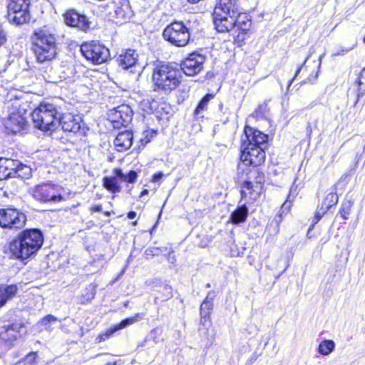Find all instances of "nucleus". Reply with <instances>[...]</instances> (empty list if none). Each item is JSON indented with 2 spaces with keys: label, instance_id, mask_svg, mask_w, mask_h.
<instances>
[{
  "label": "nucleus",
  "instance_id": "nucleus-1",
  "mask_svg": "<svg viewBox=\"0 0 365 365\" xmlns=\"http://www.w3.org/2000/svg\"><path fill=\"white\" fill-rule=\"evenodd\" d=\"M241 141V160L247 165L259 166L264 162L268 135L246 125Z\"/></svg>",
  "mask_w": 365,
  "mask_h": 365
},
{
  "label": "nucleus",
  "instance_id": "nucleus-2",
  "mask_svg": "<svg viewBox=\"0 0 365 365\" xmlns=\"http://www.w3.org/2000/svg\"><path fill=\"white\" fill-rule=\"evenodd\" d=\"M43 243V235L40 230L26 229L18 234L9 244L11 256L24 260L39 250Z\"/></svg>",
  "mask_w": 365,
  "mask_h": 365
},
{
  "label": "nucleus",
  "instance_id": "nucleus-3",
  "mask_svg": "<svg viewBox=\"0 0 365 365\" xmlns=\"http://www.w3.org/2000/svg\"><path fill=\"white\" fill-rule=\"evenodd\" d=\"M31 42V49L38 63L51 62L56 58L58 53L56 38L46 26L34 31Z\"/></svg>",
  "mask_w": 365,
  "mask_h": 365
},
{
  "label": "nucleus",
  "instance_id": "nucleus-4",
  "mask_svg": "<svg viewBox=\"0 0 365 365\" xmlns=\"http://www.w3.org/2000/svg\"><path fill=\"white\" fill-rule=\"evenodd\" d=\"M153 89L165 94L175 90L181 83V70L171 63L158 64L153 71Z\"/></svg>",
  "mask_w": 365,
  "mask_h": 365
},
{
  "label": "nucleus",
  "instance_id": "nucleus-5",
  "mask_svg": "<svg viewBox=\"0 0 365 365\" xmlns=\"http://www.w3.org/2000/svg\"><path fill=\"white\" fill-rule=\"evenodd\" d=\"M60 114L54 104L42 102L31 115L35 128L47 132L55 130L58 127Z\"/></svg>",
  "mask_w": 365,
  "mask_h": 365
},
{
  "label": "nucleus",
  "instance_id": "nucleus-6",
  "mask_svg": "<svg viewBox=\"0 0 365 365\" xmlns=\"http://www.w3.org/2000/svg\"><path fill=\"white\" fill-rule=\"evenodd\" d=\"M240 9L237 0H217L213 13V23L218 32L224 33L232 26L233 16Z\"/></svg>",
  "mask_w": 365,
  "mask_h": 365
},
{
  "label": "nucleus",
  "instance_id": "nucleus-7",
  "mask_svg": "<svg viewBox=\"0 0 365 365\" xmlns=\"http://www.w3.org/2000/svg\"><path fill=\"white\" fill-rule=\"evenodd\" d=\"M163 36L165 40L178 47L186 46L190 38L188 28L182 21H174L168 25Z\"/></svg>",
  "mask_w": 365,
  "mask_h": 365
},
{
  "label": "nucleus",
  "instance_id": "nucleus-8",
  "mask_svg": "<svg viewBox=\"0 0 365 365\" xmlns=\"http://www.w3.org/2000/svg\"><path fill=\"white\" fill-rule=\"evenodd\" d=\"M30 4V0H10L7 6L8 20L16 25L28 23L31 18Z\"/></svg>",
  "mask_w": 365,
  "mask_h": 365
},
{
  "label": "nucleus",
  "instance_id": "nucleus-9",
  "mask_svg": "<svg viewBox=\"0 0 365 365\" xmlns=\"http://www.w3.org/2000/svg\"><path fill=\"white\" fill-rule=\"evenodd\" d=\"M82 55L94 64H101L110 58L109 49L98 41L83 43L81 46Z\"/></svg>",
  "mask_w": 365,
  "mask_h": 365
},
{
  "label": "nucleus",
  "instance_id": "nucleus-10",
  "mask_svg": "<svg viewBox=\"0 0 365 365\" xmlns=\"http://www.w3.org/2000/svg\"><path fill=\"white\" fill-rule=\"evenodd\" d=\"M26 222V216L19 210L8 207L0 209V227L9 230H20Z\"/></svg>",
  "mask_w": 365,
  "mask_h": 365
},
{
  "label": "nucleus",
  "instance_id": "nucleus-11",
  "mask_svg": "<svg viewBox=\"0 0 365 365\" xmlns=\"http://www.w3.org/2000/svg\"><path fill=\"white\" fill-rule=\"evenodd\" d=\"M24 326L19 322H4L0 326V344L4 349H9L14 345L15 341L21 337Z\"/></svg>",
  "mask_w": 365,
  "mask_h": 365
},
{
  "label": "nucleus",
  "instance_id": "nucleus-12",
  "mask_svg": "<svg viewBox=\"0 0 365 365\" xmlns=\"http://www.w3.org/2000/svg\"><path fill=\"white\" fill-rule=\"evenodd\" d=\"M31 194L34 199L41 202H56L63 200L58 186L53 183H43L35 186L31 190Z\"/></svg>",
  "mask_w": 365,
  "mask_h": 365
},
{
  "label": "nucleus",
  "instance_id": "nucleus-13",
  "mask_svg": "<svg viewBox=\"0 0 365 365\" xmlns=\"http://www.w3.org/2000/svg\"><path fill=\"white\" fill-rule=\"evenodd\" d=\"M133 111L130 106L122 104L109 110L108 120L115 129L126 127L132 120Z\"/></svg>",
  "mask_w": 365,
  "mask_h": 365
},
{
  "label": "nucleus",
  "instance_id": "nucleus-14",
  "mask_svg": "<svg viewBox=\"0 0 365 365\" xmlns=\"http://www.w3.org/2000/svg\"><path fill=\"white\" fill-rule=\"evenodd\" d=\"M205 57L197 53H190L180 64L181 72L187 76L198 74L202 69Z\"/></svg>",
  "mask_w": 365,
  "mask_h": 365
},
{
  "label": "nucleus",
  "instance_id": "nucleus-15",
  "mask_svg": "<svg viewBox=\"0 0 365 365\" xmlns=\"http://www.w3.org/2000/svg\"><path fill=\"white\" fill-rule=\"evenodd\" d=\"M23 170H26L30 173V169L27 166L23 165L17 160L11 158H0V173L1 180L8 178L14 177L16 175H20L19 173Z\"/></svg>",
  "mask_w": 365,
  "mask_h": 365
},
{
  "label": "nucleus",
  "instance_id": "nucleus-16",
  "mask_svg": "<svg viewBox=\"0 0 365 365\" xmlns=\"http://www.w3.org/2000/svg\"><path fill=\"white\" fill-rule=\"evenodd\" d=\"M82 122L81 118L78 115L74 116L71 113L60 114L59 125L65 132L84 135L86 129L82 126Z\"/></svg>",
  "mask_w": 365,
  "mask_h": 365
},
{
  "label": "nucleus",
  "instance_id": "nucleus-17",
  "mask_svg": "<svg viewBox=\"0 0 365 365\" xmlns=\"http://www.w3.org/2000/svg\"><path fill=\"white\" fill-rule=\"evenodd\" d=\"M63 20L67 26L76 27L83 31H87L90 28L91 22L88 18L74 9L66 11L63 14Z\"/></svg>",
  "mask_w": 365,
  "mask_h": 365
},
{
  "label": "nucleus",
  "instance_id": "nucleus-18",
  "mask_svg": "<svg viewBox=\"0 0 365 365\" xmlns=\"http://www.w3.org/2000/svg\"><path fill=\"white\" fill-rule=\"evenodd\" d=\"M47 63L38 68L41 76L46 82L57 83L66 78V75L62 68L58 66L53 67L51 62Z\"/></svg>",
  "mask_w": 365,
  "mask_h": 365
},
{
  "label": "nucleus",
  "instance_id": "nucleus-19",
  "mask_svg": "<svg viewBox=\"0 0 365 365\" xmlns=\"http://www.w3.org/2000/svg\"><path fill=\"white\" fill-rule=\"evenodd\" d=\"M4 125L8 133L16 134L25 130L28 127V123L25 117L19 113H11L4 121Z\"/></svg>",
  "mask_w": 365,
  "mask_h": 365
},
{
  "label": "nucleus",
  "instance_id": "nucleus-20",
  "mask_svg": "<svg viewBox=\"0 0 365 365\" xmlns=\"http://www.w3.org/2000/svg\"><path fill=\"white\" fill-rule=\"evenodd\" d=\"M142 318V314L138 313L132 317L126 318L122 320L119 324L114 325L113 327H110L105 333L99 334L96 339V342L101 343L106 341L117 331L123 329L126 327L138 322Z\"/></svg>",
  "mask_w": 365,
  "mask_h": 365
},
{
  "label": "nucleus",
  "instance_id": "nucleus-21",
  "mask_svg": "<svg viewBox=\"0 0 365 365\" xmlns=\"http://www.w3.org/2000/svg\"><path fill=\"white\" fill-rule=\"evenodd\" d=\"M232 26L227 29V32H232V35H235L237 31H249L251 26V19L247 14L242 12L239 10V14L233 16Z\"/></svg>",
  "mask_w": 365,
  "mask_h": 365
},
{
  "label": "nucleus",
  "instance_id": "nucleus-22",
  "mask_svg": "<svg viewBox=\"0 0 365 365\" xmlns=\"http://www.w3.org/2000/svg\"><path fill=\"white\" fill-rule=\"evenodd\" d=\"M138 54L135 50L126 49L122 51L117 57L116 61L123 69H129L135 67L138 62Z\"/></svg>",
  "mask_w": 365,
  "mask_h": 365
},
{
  "label": "nucleus",
  "instance_id": "nucleus-23",
  "mask_svg": "<svg viewBox=\"0 0 365 365\" xmlns=\"http://www.w3.org/2000/svg\"><path fill=\"white\" fill-rule=\"evenodd\" d=\"M133 141V133L132 131L125 130L119 133L114 140V145L118 152H123L128 150Z\"/></svg>",
  "mask_w": 365,
  "mask_h": 365
},
{
  "label": "nucleus",
  "instance_id": "nucleus-24",
  "mask_svg": "<svg viewBox=\"0 0 365 365\" xmlns=\"http://www.w3.org/2000/svg\"><path fill=\"white\" fill-rule=\"evenodd\" d=\"M115 18L117 22L123 23L130 19L131 11L128 0H118L114 5Z\"/></svg>",
  "mask_w": 365,
  "mask_h": 365
},
{
  "label": "nucleus",
  "instance_id": "nucleus-25",
  "mask_svg": "<svg viewBox=\"0 0 365 365\" xmlns=\"http://www.w3.org/2000/svg\"><path fill=\"white\" fill-rule=\"evenodd\" d=\"M353 90L356 93V99L354 103V106L357 104L359 98L365 93V68L361 70L358 76L356 83L353 86V88H350V91Z\"/></svg>",
  "mask_w": 365,
  "mask_h": 365
},
{
  "label": "nucleus",
  "instance_id": "nucleus-26",
  "mask_svg": "<svg viewBox=\"0 0 365 365\" xmlns=\"http://www.w3.org/2000/svg\"><path fill=\"white\" fill-rule=\"evenodd\" d=\"M213 309V304L202 302L200 307V324L204 327L210 326V314Z\"/></svg>",
  "mask_w": 365,
  "mask_h": 365
},
{
  "label": "nucleus",
  "instance_id": "nucleus-27",
  "mask_svg": "<svg viewBox=\"0 0 365 365\" xmlns=\"http://www.w3.org/2000/svg\"><path fill=\"white\" fill-rule=\"evenodd\" d=\"M247 215L248 209L245 205H242L231 214L230 219L232 223L239 224L246 220Z\"/></svg>",
  "mask_w": 365,
  "mask_h": 365
},
{
  "label": "nucleus",
  "instance_id": "nucleus-28",
  "mask_svg": "<svg viewBox=\"0 0 365 365\" xmlns=\"http://www.w3.org/2000/svg\"><path fill=\"white\" fill-rule=\"evenodd\" d=\"M60 320L52 314H48L43 317L38 323V325L42 329L48 331H51L53 329V325Z\"/></svg>",
  "mask_w": 365,
  "mask_h": 365
},
{
  "label": "nucleus",
  "instance_id": "nucleus-29",
  "mask_svg": "<svg viewBox=\"0 0 365 365\" xmlns=\"http://www.w3.org/2000/svg\"><path fill=\"white\" fill-rule=\"evenodd\" d=\"M338 195L336 192V187L328 193L324 198L319 206L323 207L324 210L328 211L332 206L335 205L338 202Z\"/></svg>",
  "mask_w": 365,
  "mask_h": 365
},
{
  "label": "nucleus",
  "instance_id": "nucleus-30",
  "mask_svg": "<svg viewBox=\"0 0 365 365\" xmlns=\"http://www.w3.org/2000/svg\"><path fill=\"white\" fill-rule=\"evenodd\" d=\"M103 187L108 191L116 193L120 192L121 187L115 177H105L103 178Z\"/></svg>",
  "mask_w": 365,
  "mask_h": 365
},
{
  "label": "nucleus",
  "instance_id": "nucleus-31",
  "mask_svg": "<svg viewBox=\"0 0 365 365\" xmlns=\"http://www.w3.org/2000/svg\"><path fill=\"white\" fill-rule=\"evenodd\" d=\"M17 292L18 287L16 284L2 285L0 287V292L3 294L4 298L6 302L8 300L14 297Z\"/></svg>",
  "mask_w": 365,
  "mask_h": 365
},
{
  "label": "nucleus",
  "instance_id": "nucleus-32",
  "mask_svg": "<svg viewBox=\"0 0 365 365\" xmlns=\"http://www.w3.org/2000/svg\"><path fill=\"white\" fill-rule=\"evenodd\" d=\"M250 195V198L255 200L258 196V192L254 190V186L251 182L245 181L242 184L241 196L242 198H246Z\"/></svg>",
  "mask_w": 365,
  "mask_h": 365
},
{
  "label": "nucleus",
  "instance_id": "nucleus-33",
  "mask_svg": "<svg viewBox=\"0 0 365 365\" xmlns=\"http://www.w3.org/2000/svg\"><path fill=\"white\" fill-rule=\"evenodd\" d=\"M335 343L332 340L324 339L319 345L318 352L322 355H329L333 351Z\"/></svg>",
  "mask_w": 365,
  "mask_h": 365
},
{
  "label": "nucleus",
  "instance_id": "nucleus-34",
  "mask_svg": "<svg viewBox=\"0 0 365 365\" xmlns=\"http://www.w3.org/2000/svg\"><path fill=\"white\" fill-rule=\"evenodd\" d=\"M214 98V96L212 94H207L205 95L201 101L199 102L197 106L196 107L195 110V114L199 115L202 112L203 110H206L208 102Z\"/></svg>",
  "mask_w": 365,
  "mask_h": 365
},
{
  "label": "nucleus",
  "instance_id": "nucleus-35",
  "mask_svg": "<svg viewBox=\"0 0 365 365\" xmlns=\"http://www.w3.org/2000/svg\"><path fill=\"white\" fill-rule=\"evenodd\" d=\"M37 352L31 351L21 361L13 365H36V359Z\"/></svg>",
  "mask_w": 365,
  "mask_h": 365
},
{
  "label": "nucleus",
  "instance_id": "nucleus-36",
  "mask_svg": "<svg viewBox=\"0 0 365 365\" xmlns=\"http://www.w3.org/2000/svg\"><path fill=\"white\" fill-rule=\"evenodd\" d=\"M351 207L352 203L351 201H346L342 203L339 210V214L343 219L347 220L349 218Z\"/></svg>",
  "mask_w": 365,
  "mask_h": 365
},
{
  "label": "nucleus",
  "instance_id": "nucleus-37",
  "mask_svg": "<svg viewBox=\"0 0 365 365\" xmlns=\"http://www.w3.org/2000/svg\"><path fill=\"white\" fill-rule=\"evenodd\" d=\"M162 333V329L156 327L150 331L148 338H150L151 340H153L155 344H158L163 341V339L161 338Z\"/></svg>",
  "mask_w": 365,
  "mask_h": 365
},
{
  "label": "nucleus",
  "instance_id": "nucleus-38",
  "mask_svg": "<svg viewBox=\"0 0 365 365\" xmlns=\"http://www.w3.org/2000/svg\"><path fill=\"white\" fill-rule=\"evenodd\" d=\"M167 251V247H150L147 248L145 251V254L147 256H158L161 252Z\"/></svg>",
  "mask_w": 365,
  "mask_h": 365
},
{
  "label": "nucleus",
  "instance_id": "nucleus-39",
  "mask_svg": "<svg viewBox=\"0 0 365 365\" xmlns=\"http://www.w3.org/2000/svg\"><path fill=\"white\" fill-rule=\"evenodd\" d=\"M282 220V214L277 215L274 219L269 222V229L274 227L273 232L274 233H277L279 232V225Z\"/></svg>",
  "mask_w": 365,
  "mask_h": 365
},
{
  "label": "nucleus",
  "instance_id": "nucleus-40",
  "mask_svg": "<svg viewBox=\"0 0 365 365\" xmlns=\"http://www.w3.org/2000/svg\"><path fill=\"white\" fill-rule=\"evenodd\" d=\"M327 211L323 207L319 206L313 219V224H317Z\"/></svg>",
  "mask_w": 365,
  "mask_h": 365
},
{
  "label": "nucleus",
  "instance_id": "nucleus-41",
  "mask_svg": "<svg viewBox=\"0 0 365 365\" xmlns=\"http://www.w3.org/2000/svg\"><path fill=\"white\" fill-rule=\"evenodd\" d=\"M173 296L172 292V287L168 284L163 287V296L162 297L163 300H168L172 298Z\"/></svg>",
  "mask_w": 365,
  "mask_h": 365
},
{
  "label": "nucleus",
  "instance_id": "nucleus-42",
  "mask_svg": "<svg viewBox=\"0 0 365 365\" xmlns=\"http://www.w3.org/2000/svg\"><path fill=\"white\" fill-rule=\"evenodd\" d=\"M138 178L137 173L134 170H130L128 174H125V178L124 181L128 182L129 183H134Z\"/></svg>",
  "mask_w": 365,
  "mask_h": 365
},
{
  "label": "nucleus",
  "instance_id": "nucleus-43",
  "mask_svg": "<svg viewBox=\"0 0 365 365\" xmlns=\"http://www.w3.org/2000/svg\"><path fill=\"white\" fill-rule=\"evenodd\" d=\"M114 174H115V178H116L117 180L118 181V180H121V181H124L125 180V174L123 173V170L120 168H115L113 171Z\"/></svg>",
  "mask_w": 365,
  "mask_h": 365
},
{
  "label": "nucleus",
  "instance_id": "nucleus-44",
  "mask_svg": "<svg viewBox=\"0 0 365 365\" xmlns=\"http://www.w3.org/2000/svg\"><path fill=\"white\" fill-rule=\"evenodd\" d=\"M217 294L215 291H210L203 302H207L209 304H213V300L215 298Z\"/></svg>",
  "mask_w": 365,
  "mask_h": 365
},
{
  "label": "nucleus",
  "instance_id": "nucleus-45",
  "mask_svg": "<svg viewBox=\"0 0 365 365\" xmlns=\"http://www.w3.org/2000/svg\"><path fill=\"white\" fill-rule=\"evenodd\" d=\"M7 40V36L2 26L0 25V46L4 45Z\"/></svg>",
  "mask_w": 365,
  "mask_h": 365
},
{
  "label": "nucleus",
  "instance_id": "nucleus-46",
  "mask_svg": "<svg viewBox=\"0 0 365 365\" xmlns=\"http://www.w3.org/2000/svg\"><path fill=\"white\" fill-rule=\"evenodd\" d=\"M290 206H291V202H290V195H289L288 196V199L287 200V201L284 202V204L282 205L281 210H282V212H284L285 210L288 211L289 209L290 208Z\"/></svg>",
  "mask_w": 365,
  "mask_h": 365
},
{
  "label": "nucleus",
  "instance_id": "nucleus-47",
  "mask_svg": "<svg viewBox=\"0 0 365 365\" xmlns=\"http://www.w3.org/2000/svg\"><path fill=\"white\" fill-rule=\"evenodd\" d=\"M238 32L239 33L236 36L235 41L237 42H240L245 39V36L246 31H239Z\"/></svg>",
  "mask_w": 365,
  "mask_h": 365
},
{
  "label": "nucleus",
  "instance_id": "nucleus-48",
  "mask_svg": "<svg viewBox=\"0 0 365 365\" xmlns=\"http://www.w3.org/2000/svg\"><path fill=\"white\" fill-rule=\"evenodd\" d=\"M163 173L162 172L157 173L153 175V182H158L160 180H161L163 177Z\"/></svg>",
  "mask_w": 365,
  "mask_h": 365
},
{
  "label": "nucleus",
  "instance_id": "nucleus-49",
  "mask_svg": "<svg viewBox=\"0 0 365 365\" xmlns=\"http://www.w3.org/2000/svg\"><path fill=\"white\" fill-rule=\"evenodd\" d=\"M90 210L91 212H101L102 206L101 205H95L90 208Z\"/></svg>",
  "mask_w": 365,
  "mask_h": 365
},
{
  "label": "nucleus",
  "instance_id": "nucleus-50",
  "mask_svg": "<svg viewBox=\"0 0 365 365\" xmlns=\"http://www.w3.org/2000/svg\"><path fill=\"white\" fill-rule=\"evenodd\" d=\"M149 133H150L149 131H146L145 132V138L144 139H143V138L140 139V141H141L142 144L145 145V144H147L148 143H149L150 141V138H149V137H148V134Z\"/></svg>",
  "mask_w": 365,
  "mask_h": 365
},
{
  "label": "nucleus",
  "instance_id": "nucleus-51",
  "mask_svg": "<svg viewBox=\"0 0 365 365\" xmlns=\"http://www.w3.org/2000/svg\"><path fill=\"white\" fill-rule=\"evenodd\" d=\"M312 53V51H309V56L307 57V58H306V60L304 61V62L303 63V64H302V66H301L297 69V72H296V74H295V77H297V75L299 73V72H300V71H301V70H302V66L305 64V63H306V61H307V59L311 56Z\"/></svg>",
  "mask_w": 365,
  "mask_h": 365
},
{
  "label": "nucleus",
  "instance_id": "nucleus-52",
  "mask_svg": "<svg viewBox=\"0 0 365 365\" xmlns=\"http://www.w3.org/2000/svg\"><path fill=\"white\" fill-rule=\"evenodd\" d=\"M349 177H350V175L347 173L343 174L338 183H339L341 182H344V181H347L348 179L349 178Z\"/></svg>",
  "mask_w": 365,
  "mask_h": 365
},
{
  "label": "nucleus",
  "instance_id": "nucleus-53",
  "mask_svg": "<svg viewBox=\"0 0 365 365\" xmlns=\"http://www.w3.org/2000/svg\"><path fill=\"white\" fill-rule=\"evenodd\" d=\"M3 294L0 292V307H3L6 304V302L5 299L4 298Z\"/></svg>",
  "mask_w": 365,
  "mask_h": 365
},
{
  "label": "nucleus",
  "instance_id": "nucleus-54",
  "mask_svg": "<svg viewBox=\"0 0 365 365\" xmlns=\"http://www.w3.org/2000/svg\"><path fill=\"white\" fill-rule=\"evenodd\" d=\"M136 217V212H134V211H130L128 213V217L129 219H134L135 217Z\"/></svg>",
  "mask_w": 365,
  "mask_h": 365
},
{
  "label": "nucleus",
  "instance_id": "nucleus-55",
  "mask_svg": "<svg viewBox=\"0 0 365 365\" xmlns=\"http://www.w3.org/2000/svg\"><path fill=\"white\" fill-rule=\"evenodd\" d=\"M168 260L171 263H174V262L175 261V258L174 255H172V252L169 253Z\"/></svg>",
  "mask_w": 365,
  "mask_h": 365
},
{
  "label": "nucleus",
  "instance_id": "nucleus-56",
  "mask_svg": "<svg viewBox=\"0 0 365 365\" xmlns=\"http://www.w3.org/2000/svg\"><path fill=\"white\" fill-rule=\"evenodd\" d=\"M148 193H149L148 190H147V189H144V190L141 192L140 197H143V196H145V195H148Z\"/></svg>",
  "mask_w": 365,
  "mask_h": 365
},
{
  "label": "nucleus",
  "instance_id": "nucleus-57",
  "mask_svg": "<svg viewBox=\"0 0 365 365\" xmlns=\"http://www.w3.org/2000/svg\"><path fill=\"white\" fill-rule=\"evenodd\" d=\"M317 74H316L313 78H307V80H308L310 83H313L316 81V79H317Z\"/></svg>",
  "mask_w": 365,
  "mask_h": 365
},
{
  "label": "nucleus",
  "instance_id": "nucleus-58",
  "mask_svg": "<svg viewBox=\"0 0 365 365\" xmlns=\"http://www.w3.org/2000/svg\"><path fill=\"white\" fill-rule=\"evenodd\" d=\"M93 292L91 293V297L88 298V299H93L94 297V295H95V290H94V288L93 287Z\"/></svg>",
  "mask_w": 365,
  "mask_h": 365
},
{
  "label": "nucleus",
  "instance_id": "nucleus-59",
  "mask_svg": "<svg viewBox=\"0 0 365 365\" xmlns=\"http://www.w3.org/2000/svg\"><path fill=\"white\" fill-rule=\"evenodd\" d=\"M113 213V212H109V211H106L104 212V215L107 217H110L111 215V214Z\"/></svg>",
  "mask_w": 365,
  "mask_h": 365
},
{
  "label": "nucleus",
  "instance_id": "nucleus-60",
  "mask_svg": "<svg viewBox=\"0 0 365 365\" xmlns=\"http://www.w3.org/2000/svg\"><path fill=\"white\" fill-rule=\"evenodd\" d=\"M205 287H206V288H210V287H211V285L210 283H207V284H206Z\"/></svg>",
  "mask_w": 365,
  "mask_h": 365
},
{
  "label": "nucleus",
  "instance_id": "nucleus-61",
  "mask_svg": "<svg viewBox=\"0 0 365 365\" xmlns=\"http://www.w3.org/2000/svg\"><path fill=\"white\" fill-rule=\"evenodd\" d=\"M322 56H320V57H319V66H320V65H321V61H322Z\"/></svg>",
  "mask_w": 365,
  "mask_h": 365
}]
</instances>
